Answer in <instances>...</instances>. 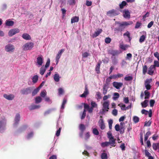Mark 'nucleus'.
<instances>
[{
    "mask_svg": "<svg viewBox=\"0 0 159 159\" xmlns=\"http://www.w3.org/2000/svg\"><path fill=\"white\" fill-rule=\"evenodd\" d=\"M43 58L41 55L39 56L37 58V63L39 66H41L43 62Z\"/></svg>",
    "mask_w": 159,
    "mask_h": 159,
    "instance_id": "6e6552de",
    "label": "nucleus"
},
{
    "mask_svg": "<svg viewBox=\"0 0 159 159\" xmlns=\"http://www.w3.org/2000/svg\"><path fill=\"white\" fill-rule=\"evenodd\" d=\"M155 68L152 65H151L149 68L148 70V74L150 75H152L154 73V69Z\"/></svg>",
    "mask_w": 159,
    "mask_h": 159,
    "instance_id": "9b49d317",
    "label": "nucleus"
},
{
    "mask_svg": "<svg viewBox=\"0 0 159 159\" xmlns=\"http://www.w3.org/2000/svg\"><path fill=\"white\" fill-rule=\"evenodd\" d=\"M151 134V133L150 131L147 132L144 135V139L145 141H147L148 138L149 136Z\"/></svg>",
    "mask_w": 159,
    "mask_h": 159,
    "instance_id": "7c9ffc66",
    "label": "nucleus"
},
{
    "mask_svg": "<svg viewBox=\"0 0 159 159\" xmlns=\"http://www.w3.org/2000/svg\"><path fill=\"white\" fill-rule=\"evenodd\" d=\"M101 93L99 92H98L97 93L96 96H97L96 98L97 99H100L102 98L101 96Z\"/></svg>",
    "mask_w": 159,
    "mask_h": 159,
    "instance_id": "4d7b16f0",
    "label": "nucleus"
},
{
    "mask_svg": "<svg viewBox=\"0 0 159 159\" xmlns=\"http://www.w3.org/2000/svg\"><path fill=\"white\" fill-rule=\"evenodd\" d=\"M108 87L107 85L106 84H105L103 85V92L102 93L103 94H106L107 92Z\"/></svg>",
    "mask_w": 159,
    "mask_h": 159,
    "instance_id": "393cba45",
    "label": "nucleus"
},
{
    "mask_svg": "<svg viewBox=\"0 0 159 159\" xmlns=\"http://www.w3.org/2000/svg\"><path fill=\"white\" fill-rule=\"evenodd\" d=\"M148 67L146 65L143 66L142 73L143 75H145L147 71Z\"/></svg>",
    "mask_w": 159,
    "mask_h": 159,
    "instance_id": "c85d7f7f",
    "label": "nucleus"
},
{
    "mask_svg": "<svg viewBox=\"0 0 159 159\" xmlns=\"http://www.w3.org/2000/svg\"><path fill=\"white\" fill-rule=\"evenodd\" d=\"M90 134H89V132H88L85 135V137H84V139L85 140H87L90 137Z\"/></svg>",
    "mask_w": 159,
    "mask_h": 159,
    "instance_id": "603ef678",
    "label": "nucleus"
},
{
    "mask_svg": "<svg viewBox=\"0 0 159 159\" xmlns=\"http://www.w3.org/2000/svg\"><path fill=\"white\" fill-rule=\"evenodd\" d=\"M19 32V30H9L8 32V35L10 36H12L16 33Z\"/></svg>",
    "mask_w": 159,
    "mask_h": 159,
    "instance_id": "4be33fe9",
    "label": "nucleus"
},
{
    "mask_svg": "<svg viewBox=\"0 0 159 159\" xmlns=\"http://www.w3.org/2000/svg\"><path fill=\"white\" fill-rule=\"evenodd\" d=\"M110 54L113 56H115L117 55L119 53L118 51L112 50L110 52Z\"/></svg>",
    "mask_w": 159,
    "mask_h": 159,
    "instance_id": "09e8293b",
    "label": "nucleus"
},
{
    "mask_svg": "<svg viewBox=\"0 0 159 159\" xmlns=\"http://www.w3.org/2000/svg\"><path fill=\"white\" fill-rule=\"evenodd\" d=\"M38 76L37 75L34 76L32 78L33 82L34 83H36L38 81Z\"/></svg>",
    "mask_w": 159,
    "mask_h": 159,
    "instance_id": "c9c22d12",
    "label": "nucleus"
},
{
    "mask_svg": "<svg viewBox=\"0 0 159 159\" xmlns=\"http://www.w3.org/2000/svg\"><path fill=\"white\" fill-rule=\"evenodd\" d=\"M128 47H129V46L127 45H124L123 44H121L120 46V48L124 50H126Z\"/></svg>",
    "mask_w": 159,
    "mask_h": 159,
    "instance_id": "ea45409f",
    "label": "nucleus"
},
{
    "mask_svg": "<svg viewBox=\"0 0 159 159\" xmlns=\"http://www.w3.org/2000/svg\"><path fill=\"white\" fill-rule=\"evenodd\" d=\"M102 159H107V154L106 153H102L101 155Z\"/></svg>",
    "mask_w": 159,
    "mask_h": 159,
    "instance_id": "c03bdc74",
    "label": "nucleus"
},
{
    "mask_svg": "<svg viewBox=\"0 0 159 159\" xmlns=\"http://www.w3.org/2000/svg\"><path fill=\"white\" fill-rule=\"evenodd\" d=\"M33 89L31 87H30L26 89H23L21 90V93L23 94H28L31 93V90Z\"/></svg>",
    "mask_w": 159,
    "mask_h": 159,
    "instance_id": "39448f33",
    "label": "nucleus"
},
{
    "mask_svg": "<svg viewBox=\"0 0 159 159\" xmlns=\"http://www.w3.org/2000/svg\"><path fill=\"white\" fill-rule=\"evenodd\" d=\"M145 97L144 98L145 99L149 98L150 96V93L147 90H146L144 92Z\"/></svg>",
    "mask_w": 159,
    "mask_h": 159,
    "instance_id": "a878e982",
    "label": "nucleus"
},
{
    "mask_svg": "<svg viewBox=\"0 0 159 159\" xmlns=\"http://www.w3.org/2000/svg\"><path fill=\"white\" fill-rule=\"evenodd\" d=\"M3 97L4 98L8 100H12L14 98V95L12 94L8 95L7 94H5L3 95Z\"/></svg>",
    "mask_w": 159,
    "mask_h": 159,
    "instance_id": "ddd939ff",
    "label": "nucleus"
},
{
    "mask_svg": "<svg viewBox=\"0 0 159 159\" xmlns=\"http://www.w3.org/2000/svg\"><path fill=\"white\" fill-rule=\"evenodd\" d=\"M152 148L155 150H156L158 149V152H159V143H153Z\"/></svg>",
    "mask_w": 159,
    "mask_h": 159,
    "instance_id": "412c9836",
    "label": "nucleus"
},
{
    "mask_svg": "<svg viewBox=\"0 0 159 159\" xmlns=\"http://www.w3.org/2000/svg\"><path fill=\"white\" fill-rule=\"evenodd\" d=\"M20 115L19 114H17L15 119V122L14 124V126H16L18 124L20 120Z\"/></svg>",
    "mask_w": 159,
    "mask_h": 159,
    "instance_id": "9d476101",
    "label": "nucleus"
},
{
    "mask_svg": "<svg viewBox=\"0 0 159 159\" xmlns=\"http://www.w3.org/2000/svg\"><path fill=\"white\" fill-rule=\"evenodd\" d=\"M133 77L132 76H128L124 78V80L126 81H130L132 80Z\"/></svg>",
    "mask_w": 159,
    "mask_h": 159,
    "instance_id": "79ce46f5",
    "label": "nucleus"
},
{
    "mask_svg": "<svg viewBox=\"0 0 159 159\" xmlns=\"http://www.w3.org/2000/svg\"><path fill=\"white\" fill-rule=\"evenodd\" d=\"M133 24L132 21H124L121 23L118 22V24L120 27L125 28L128 25H131Z\"/></svg>",
    "mask_w": 159,
    "mask_h": 159,
    "instance_id": "7ed1b4c3",
    "label": "nucleus"
},
{
    "mask_svg": "<svg viewBox=\"0 0 159 159\" xmlns=\"http://www.w3.org/2000/svg\"><path fill=\"white\" fill-rule=\"evenodd\" d=\"M6 120L5 118L0 120V132L2 133L6 129Z\"/></svg>",
    "mask_w": 159,
    "mask_h": 159,
    "instance_id": "f257e3e1",
    "label": "nucleus"
},
{
    "mask_svg": "<svg viewBox=\"0 0 159 159\" xmlns=\"http://www.w3.org/2000/svg\"><path fill=\"white\" fill-rule=\"evenodd\" d=\"M61 128H59L58 129L56 133V136L57 137L59 136L60 135L61 131Z\"/></svg>",
    "mask_w": 159,
    "mask_h": 159,
    "instance_id": "69168bd1",
    "label": "nucleus"
},
{
    "mask_svg": "<svg viewBox=\"0 0 159 159\" xmlns=\"http://www.w3.org/2000/svg\"><path fill=\"white\" fill-rule=\"evenodd\" d=\"M86 110L85 109H84L82 114L81 117V119L82 120L84 119L85 118L86 116Z\"/></svg>",
    "mask_w": 159,
    "mask_h": 159,
    "instance_id": "6e6d98bb",
    "label": "nucleus"
},
{
    "mask_svg": "<svg viewBox=\"0 0 159 159\" xmlns=\"http://www.w3.org/2000/svg\"><path fill=\"white\" fill-rule=\"evenodd\" d=\"M22 37L25 39L26 40H29L31 39V38L30 35L28 34H24L22 35Z\"/></svg>",
    "mask_w": 159,
    "mask_h": 159,
    "instance_id": "2eb2a0df",
    "label": "nucleus"
},
{
    "mask_svg": "<svg viewBox=\"0 0 159 159\" xmlns=\"http://www.w3.org/2000/svg\"><path fill=\"white\" fill-rule=\"evenodd\" d=\"M127 5V2L125 1H123L121 4L119 5V7L120 9H123L124 7Z\"/></svg>",
    "mask_w": 159,
    "mask_h": 159,
    "instance_id": "bb28decb",
    "label": "nucleus"
},
{
    "mask_svg": "<svg viewBox=\"0 0 159 159\" xmlns=\"http://www.w3.org/2000/svg\"><path fill=\"white\" fill-rule=\"evenodd\" d=\"M109 144L112 146L115 147V144L116 143V139L113 138V139H109Z\"/></svg>",
    "mask_w": 159,
    "mask_h": 159,
    "instance_id": "f3484780",
    "label": "nucleus"
},
{
    "mask_svg": "<svg viewBox=\"0 0 159 159\" xmlns=\"http://www.w3.org/2000/svg\"><path fill=\"white\" fill-rule=\"evenodd\" d=\"M107 135L108 136V138L109 139H113L114 137L112 136V134L111 131H109L107 133Z\"/></svg>",
    "mask_w": 159,
    "mask_h": 159,
    "instance_id": "3c124183",
    "label": "nucleus"
},
{
    "mask_svg": "<svg viewBox=\"0 0 159 159\" xmlns=\"http://www.w3.org/2000/svg\"><path fill=\"white\" fill-rule=\"evenodd\" d=\"M34 47V44L32 42L28 43L23 46V50L25 51L31 50Z\"/></svg>",
    "mask_w": 159,
    "mask_h": 159,
    "instance_id": "f03ea898",
    "label": "nucleus"
},
{
    "mask_svg": "<svg viewBox=\"0 0 159 159\" xmlns=\"http://www.w3.org/2000/svg\"><path fill=\"white\" fill-rule=\"evenodd\" d=\"M63 89L61 88H60L58 89V93L59 95H62L64 93Z\"/></svg>",
    "mask_w": 159,
    "mask_h": 159,
    "instance_id": "49530a36",
    "label": "nucleus"
},
{
    "mask_svg": "<svg viewBox=\"0 0 159 159\" xmlns=\"http://www.w3.org/2000/svg\"><path fill=\"white\" fill-rule=\"evenodd\" d=\"M42 99L41 97L38 96L35 98V102L36 103H38L41 102Z\"/></svg>",
    "mask_w": 159,
    "mask_h": 159,
    "instance_id": "72a5a7b5",
    "label": "nucleus"
},
{
    "mask_svg": "<svg viewBox=\"0 0 159 159\" xmlns=\"http://www.w3.org/2000/svg\"><path fill=\"white\" fill-rule=\"evenodd\" d=\"M111 39L109 38H106L105 39V42L107 43H109L111 41Z\"/></svg>",
    "mask_w": 159,
    "mask_h": 159,
    "instance_id": "052dcab7",
    "label": "nucleus"
},
{
    "mask_svg": "<svg viewBox=\"0 0 159 159\" xmlns=\"http://www.w3.org/2000/svg\"><path fill=\"white\" fill-rule=\"evenodd\" d=\"M5 50L7 52H13L15 49L14 46L11 44H8L5 46Z\"/></svg>",
    "mask_w": 159,
    "mask_h": 159,
    "instance_id": "20e7f679",
    "label": "nucleus"
},
{
    "mask_svg": "<svg viewBox=\"0 0 159 159\" xmlns=\"http://www.w3.org/2000/svg\"><path fill=\"white\" fill-rule=\"evenodd\" d=\"M113 121L112 120L110 119L108 120V125L109 128L110 129H112V124H113Z\"/></svg>",
    "mask_w": 159,
    "mask_h": 159,
    "instance_id": "de8ad7c7",
    "label": "nucleus"
},
{
    "mask_svg": "<svg viewBox=\"0 0 159 159\" xmlns=\"http://www.w3.org/2000/svg\"><path fill=\"white\" fill-rule=\"evenodd\" d=\"M114 96L113 97V99L114 100H116L119 97L120 95L117 93H115L114 94Z\"/></svg>",
    "mask_w": 159,
    "mask_h": 159,
    "instance_id": "f704fd0d",
    "label": "nucleus"
},
{
    "mask_svg": "<svg viewBox=\"0 0 159 159\" xmlns=\"http://www.w3.org/2000/svg\"><path fill=\"white\" fill-rule=\"evenodd\" d=\"M109 145V143L108 142H105L101 143V146L102 147H105L108 146Z\"/></svg>",
    "mask_w": 159,
    "mask_h": 159,
    "instance_id": "58836bf2",
    "label": "nucleus"
},
{
    "mask_svg": "<svg viewBox=\"0 0 159 159\" xmlns=\"http://www.w3.org/2000/svg\"><path fill=\"white\" fill-rule=\"evenodd\" d=\"M146 38V33L145 32V34L142 35L140 36L139 39V42L140 43H142L145 40Z\"/></svg>",
    "mask_w": 159,
    "mask_h": 159,
    "instance_id": "5701e85b",
    "label": "nucleus"
},
{
    "mask_svg": "<svg viewBox=\"0 0 159 159\" xmlns=\"http://www.w3.org/2000/svg\"><path fill=\"white\" fill-rule=\"evenodd\" d=\"M159 61L156 60L154 61V65L152 66L155 68L156 67H159Z\"/></svg>",
    "mask_w": 159,
    "mask_h": 159,
    "instance_id": "a18cd8bd",
    "label": "nucleus"
},
{
    "mask_svg": "<svg viewBox=\"0 0 159 159\" xmlns=\"http://www.w3.org/2000/svg\"><path fill=\"white\" fill-rule=\"evenodd\" d=\"M139 118L137 116H134L133 118V120L135 123H137L139 121Z\"/></svg>",
    "mask_w": 159,
    "mask_h": 159,
    "instance_id": "a19ab883",
    "label": "nucleus"
},
{
    "mask_svg": "<svg viewBox=\"0 0 159 159\" xmlns=\"http://www.w3.org/2000/svg\"><path fill=\"white\" fill-rule=\"evenodd\" d=\"M79 18L78 16H75L71 19V23H73L75 22H78L79 21Z\"/></svg>",
    "mask_w": 159,
    "mask_h": 159,
    "instance_id": "b1692460",
    "label": "nucleus"
},
{
    "mask_svg": "<svg viewBox=\"0 0 159 159\" xmlns=\"http://www.w3.org/2000/svg\"><path fill=\"white\" fill-rule=\"evenodd\" d=\"M111 58H112V62L113 64L114 65L116 64L118 62L116 58L115 57H112Z\"/></svg>",
    "mask_w": 159,
    "mask_h": 159,
    "instance_id": "864d4df0",
    "label": "nucleus"
},
{
    "mask_svg": "<svg viewBox=\"0 0 159 159\" xmlns=\"http://www.w3.org/2000/svg\"><path fill=\"white\" fill-rule=\"evenodd\" d=\"M149 13L148 12H147L143 16V19L144 21L145 20L146 18L149 16Z\"/></svg>",
    "mask_w": 159,
    "mask_h": 159,
    "instance_id": "bf43d9fd",
    "label": "nucleus"
},
{
    "mask_svg": "<svg viewBox=\"0 0 159 159\" xmlns=\"http://www.w3.org/2000/svg\"><path fill=\"white\" fill-rule=\"evenodd\" d=\"M65 51L64 49H62L60 50L58 52L57 55L60 56H61L62 53L63 52Z\"/></svg>",
    "mask_w": 159,
    "mask_h": 159,
    "instance_id": "e2e57ef3",
    "label": "nucleus"
},
{
    "mask_svg": "<svg viewBox=\"0 0 159 159\" xmlns=\"http://www.w3.org/2000/svg\"><path fill=\"white\" fill-rule=\"evenodd\" d=\"M123 16L125 18H130V13L128 10H125L124 11Z\"/></svg>",
    "mask_w": 159,
    "mask_h": 159,
    "instance_id": "4468645a",
    "label": "nucleus"
},
{
    "mask_svg": "<svg viewBox=\"0 0 159 159\" xmlns=\"http://www.w3.org/2000/svg\"><path fill=\"white\" fill-rule=\"evenodd\" d=\"M89 92L87 86V85L85 86V90L84 93L80 95V97L82 98H85L89 94Z\"/></svg>",
    "mask_w": 159,
    "mask_h": 159,
    "instance_id": "1a4fd4ad",
    "label": "nucleus"
},
{
    "mask_svg": "<svg viewBox=\"0 0 159 159\" xmlns=\"http://www.w3.org/2000/svg\"><path fill=\"white\" fill-rule=\"evenodd\" d=\"M39 88H38L34 89L32 93V96H34L39 91Z\"/></svg>",
    "mask_w": 159,
    "mask_h": 159,
    "instance_id": "e433bc0d",
    "label": "nucleus"
},
{
    "mask_svg": "<svg viewBox=\"0 0 159 159\" xmlns=\"http://www.w3.org/2000/svg\"><path fill=\"white\" fill-rule=\"evenodd\" d=\"M99 125L100 128L102 130L104 129L105 125L104 123L103 119H101L98 121Z\"/></svg>",
    "mask_w": 159,
    "mask_h": 159,
    "instance_id": "f8f14e48",
    "label": "nucleus"
},
{
    "mask_svg": "<svg viewBox=\"0 0 159 159\" xmlns=\"http://www.w3.org/2000/svg\"><path fill=\"white\" fill-rule=\"evenodd\" d=\"M93 133L94 134L96 135H98L99 134L98 130L96 128H94L93 129Z\"/></svg>",
    "mask_w": 159,
    "mask_h": 159,
    "instance_id": "8fccbe9b",
    "label": "nucleus"
},
{
    "mask_svg": "<svg viewBox=\"0 0 159 159\" xmlns=\"http://www.w3.org/2000/svg\"><path fill=\"white\" fill-rule=\"evenodd\" d=\"M60 77L59 75L58 74H55L54 76V80L57 82H58L60 80Z\"/></svg>",
    "mask_w": 159,
    "mask_h": 159,
    "instance_id": "cd10ccee",
    "label": "nucleus"
},
{
    "mask_svg": "<svg viewBox=\"0 0 159 159\" xmlns=\"http://www.w3.org/2000/svg\"><path fill=\"white\" fill-rule=\"evenodd\" d=\"M113 86L117 89H119L123 85V83L121 82H118L114 81L113 82Z\"/></svg>",
    "mask_w": 159,
    "mask_h": 159,
    "instance_id": "423d86ee",
    "label": "nucleus"
},
{
    "mask_svg": "<svg viewBox=\"0 0 159 159\" xmlns=\"http://www.w3.org/2000/svg\"><path fill=\"white\" fill-rule=\"evenodd\" d=\"M150 105L151 107H153L155 103V101L153 99H151L150 101Z\"/></svg>",
    "mask_w": 159,
    "mask_h": 159,
    "instance_id": "13d9d810",
    "label": "nucleus"
},
{
    "mask_svg": "<svg viewBox=\"0 0 159 159\" xmlns=\"http://www.w3.org/2000/svg\"><path fill=\"white\" fill-rule=\"evenodd\" d=\"M141 25V23L139 22H137L135 26V28L138 29L139 28Z\"/></svg>",
    "mask_w": 159,
    "mask_h": 159,
    "instance_id": "0e129e2a",
    "label": "nucleus"
},
{
    "mask_svg": "<svg viewBox=\"0 0 159 159\" xmlns=\"http://www.w3.org/2000/svg\"><path fill=\"white\" fill-rule=\"evenodd\" d=\"M154 56L156 57L158 61H159V53L158 52H156L154 53Z\"/></svg>",
    "mask_w": 159,
    "mask_h": 159,
    "instance_id": "774afa93",
    "label": "nucleus"
},
{
    "mask_svg": "<svg viewBox=\"0 0 159 159\" xmlns=\"http://www.w3.org/2000/svg\"><path fill=\"white\" fill-rule=\"evenodd\" d=\"M118 111L116 109H115L112 111V114L114 116H116L117 114Z\"/></svg>",
    "mask_w": 159,
    "mask_h": 159,
    "instance_id": "338daca9",
    "label": "nucleus"
},
{
    "mask_svg": "<svg viewBox=\"0 0 159 159\" xmlns=\"http://www.w3.org/2000/svg\"><path fill=\"white\" fill-rule=\"evenodd\" d=\"M91 107L93 108H94V107H97V104L95 102L93 101H92L91 103Z\"/></svg>",
    "mask_w": 159,
    "mask_h": 159,
    "instance_id": "5fc2aeb1",
    "label": "nucleus"
},
{
    "mask_svg": "<svg viewBox=\"0 0 159 159\" xmlns=\"http://www.w3.org/2000/svg\"><path fill=\"white\" fill-rule=\"evenodd\" d=\"M100 64L99 63H98L97 65L96 66L95 70L96 71H97V73L98 74L100 72Z\"/></svg>",
    "mask_w": 159,
    "mask_h": 159,
    "instance_id": "4c0bfd02",
    "label": "nucleus"
},
{
    "mask_svg": "<svg viewBox=\"0 0 159 159\" xmlns=\"http://www.w3.org/2000/svg\"><path fill=\"white\" fill-rule=\"evenodd\" d=\"M40 107L39 105H36L34 104L31 105L29 107L30 110H32L36 109L39 108Z\"/></svg>",
    "mask_w": 159,
    "mask_h": 159,
    "instance_id": "a211bd4d",
    "label": "nucleus"
},
{
    "mask_svg": "<svg viewBox=\"0 0 159 159\" xmlns=\"http://www.w3.org/2000/svg\"><path fill=\"white\" fill-rule=\"evenodd\" d=\"M148 100H145L143 102L141 103L142 107L143 108L146 107L148 105Z\"/></svg>",
    "mask_w": 159,
    "mask_h": 159,
    "instance_id": "aec40b11",
    "label": "nucleus"
},
{
    "mask_svg": "<svg viewBox=\"0 0 159 159\" xmlns=\"http://www.w3.org/2000/svg\"><path fill=\"white\" fill-rule=\"evenodd\" d=\"M50 60L49 58L48 59V60L47 61V62L46 63V65H45V68L46 69L47 67H49V65H50Z\"/></svg>",
    "mask_w": 159,
    "mask_h": 159,
    "instance_id": "680f3d73",
    "label": "nucleus"
},
{
    "mask_svg": "<svg viewBox=\"0 0 159 159\" xmlns=\"http://www.w3.org/2000/svg\"><path fill=\"white\" fill-rule=\"evenodd\" d=\"M152 80L151 78L150 79H147L145 81L144 85L147 84H150L152 82Z\"/></svg>",
    "mask_w": 159,
    "mask_h": 159,
    "instance_id": "37998d69",
    "label": "nucleus"
},
{
    "mask_svg": "<svg viewBox=\"0 0 159 159\" xmlns=\"http://www.w3.org/2000/svg\"><path fill=\"white\" fill-rule=\"evenodd\" d=\"M14 22L13 21L10 20H7L6 22V25L8 26H12L13 25Z\"/></svg>",
    "mask_w": 159,
    "mask_h": 159,
    "instance_id": "6ab92c4d",
    "label": "nucleus"
},
{
    "mask_svg": "<svg viewBox=\"0 0 159 159\" xmlns=\"http://www.w3.org/2000/svg\"><path fill=\"white\" fill-rule=\"evenodd\" d=\"M118 106L121 107V109L123 111L126 110V107L125 104L122 103H120L119 104Z\"/></svg>",
    "mask_w": 159,
    "mask_h": 159,
    "instance_id": "2f4dec72",
    "label": "nucleus"
},
{
    "mask_svg": "<svg viewBox=\"0 0 159 159\" xmlns=\"http://www.w3.org/2000/svg\"><path fill=\"white\" fill-rule=\"evenodd\" d=\"M102 30H97L95 31L94 34L91 35V36L93 38H95L98 36L99 34L101 33Z\"/></svg>",
    "mask_w": 159,
    "mask_h": 159,
    "instance_id": "dca6fc26",
    "label": "nucleus"
},
{
    "mask_svg": "<svg viewBox=\"0 0 159 159\" xmlns=\"http://www.w3.org/2000/svg\"><path fill=\"white\" fill-rule=\"evenodd\" d=\"M46 70V68H45V67H44L43 66L42 67L40 68V74L42 75H43L44 74L45 71Z\"/></svg>",
    "mask_w": 159,
    "mask_h": 159,
    "instance_id": "c756f323",
    "label": "nucleus"
},
{
    "mask_svg": "<svg viewBox=\"0 0 159 159\" xmlns=\"http://www.w3.org/2000/svg\"><path fill=\"white\" fill-rule=\"evenodd\" d=\"M79 129L81 131H84L86 129L85 126L83 124H80L79 125Z\"/></svg>",
    "mask_w": 159,
    "mask_h": 159,
    "instance_id": "473e14b6",
    "label": "nucleus"
},
{
    "mask_svg": "<svg viewBox=\"0 0 159 159\" xmlns=\"http://www.w3.org/2000/svg\"><path fill=\"white\" fill-rule=\"evenodd\" d=\"M103 111H108L109 109V101H105L104 102L103 104Z\"/></svg>",
    "mask_w": 159,
    "mask_h": 159,
    "instance_id": "0eeeda50",
    "label": "nucleus"
}]
</instances>
